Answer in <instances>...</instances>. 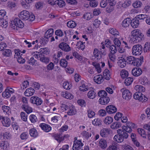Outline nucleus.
Returning <instances> with one entry per match:
<instances>
[{"instance_id":"obj_47","label":"nucleus","mask_w":150,"mask_h":150,"mask_svg":"<svg viewBox=\"0 0 150 150\" xmlns=\"http://www.w3.org/2000/svg\"><path fill=\"white\" fill-rule=\"evenodd\" d=\"M67 25L68 27L73 28L76 26V24L74 21H71L67 23Z\"/></svg>"},{"instance_id":"obj_27","label":"nucleus","mask_w":150,"mask_h":150,"mask_svg":"<svg viewBox=\"0 0 150 150\" xmlns=\"http://www.w3.org/2000/svg\"><path fill=\"white\" fill-rule=\"evenodd\" d=\"M9 144L8 142L3 141L1 142L0 146L2 149L6 150L9 148Z\"/></svg>"},{"instance_id":"obj_44","label":"nucleus","mask_w":150,"mask_h":150,"mask_svg":"<svg viewBox=\"0 0 150 150\" xmlns=\"http://www.w3.org/2000/svg\"><path fill=\"white\" fill-rule=\"evenodd\" d=\"M81 134L83 137L87 139L90 137L91 136V132L86 131H83L81 133Z\"/></svg>"},{"instance_id":"obj_26","label":"nucleus","mask_w":150,"mask_h":150,"mask_svg":"<svg viewBox=\"0 0 150 150\" xmlns=\"http://www.w3.org/2000/svg\"><path fill=\"white\" fill-rule=\"evenodd\" d=\"M54 30L52 28L48 30L45 33L44 38L48 39L51 37L54 33Z\"/></svg>"},{"instance_id":"obj_45","label":"nucleus","mask_w":150,"mask_h":150,"mask_svg":"<svg viewBox=\"0 0 150 150\" xmlns=\"http://www.w3.org/2000/svg\"><path fill=\"white\" fill-rule=\"evenodd\" d=\"M2 54L4 56L7 57H10L11 55V51L10 50H4Z\"/></svg>"},{"instance_id":"obj_18","label":"nucleus","mask_w":150,"mask_h":150,"mask_svg":"<svg viewBox=\"0 0 150 150\" xmlns=\"http://www.w3.org/2000/svg\"><path fill=\"white\" fill-rule=\"evenodd\" d=\"M110 100L109 98L107 96L105 97L100 98L98 102L99 103L102 105H105L108 103Z\"/></svg>"},{"instance_id":"obj_62","label":"nucleus","mask_w":150,"mask_h":150,"mask_svg":"<svg viewBox=\"0 0 150 150\" xmlns=\"http://www.w3.org/2000/svg\"><path fill=\"white\" fill-rule=\"evenodd\" d=\"M150 50V43L148 42L145 43L144 48V52H146Z\"/></svg>"},{"instance_id":"obj_21","label":"nucleus","mask_w":150,"mask_h":150,"mask_svg":"<svg viewBox=\"0 0 150 150\" xmlns=\"http://www.w3.org/2000/svg\"><path fill=\"white\" fill-rule=\"evenodd\" d=\"M35 92V90L32 88L27 89L24 92V94L26 96H30L33 95Z\"/></svg>"},{"instance_id":"obj_15","label":"nucleus","mask_w":150,"mask_h":150,"mask_svg":"<svg viewBox=\"0 0 150 150\" xmlns=\"http://www.w3.org/2000/svg\"><path fill=\"white\" fill-rule=\"evenodd\" d=\"M93 55L92 57L93 59L98 60L101 58V55L100 54V52L97 48L94 49L93 52Z\"/></svg>"},{"instance_id":"obj_3","label":"nucleus","mask_w":150,"mask_h":150,"mask_svg":"<svg viewBox=\"0 0 150 150\" xmlns=\"http://www.w3.org/2000/svg\"><path fill=\"white\" fill-rule=\"evenodd\" d=\"M143 47L139 45H134L132 48V52L133 55H135L141 54L142 52Z\"/></svg>"},{"instance_id":"obj_9","label":"nucleus","mask_w":150,"mask_h":150,"mask_svg":"<svg viewBox=\"0 0 150 150\" xmlns=\"http://www.w3.org/2000/svg\"><path fill=\"white\" fill-rule=\"evenodd\" d=\"M30 101L31 103L36 104L37 105H41L42 102V101L41 99L36 96L31 97Z\"/></svg>"},{"instance_id":"obj_34","label":"nucleus","mask_w":150,"mask_h":150,"mask_svg":"<svg viewBox=\"0 0 150 150\" xmlns=\"http://www.w3.org/2000/svg\"><path fill=\"white\" fill-rule=\"evenodd\" d=\"M121 59L119 60V66L122 68L124 67L126 65V61L125 59L121 57Z\"/></svg>"},{"instance_id":"obj_16","label":"nucleus","mask_w":150,"mask_h":150,"mask_svg":"<svg viewBox=\"0 0 150 150\" xmlns=\"http://www.w3.org/2000/svg\"><path fill=\"white\" fill-rule=\"evenodd\" d=\"M40 126L43 130L46 132H48L51 130L50 126L45 123H41Z\"/></svg>"},{"instance_id":"obj_12","label":"nucleus","mask_w":150,"mask_h":150,"mask_svg":"<svg viewBox=\"0 0 150 150\" xmlns=\"http://www.w3.org/2000/svg\"><path fill=\"white\" fill-rule=\"evenodd\" d=\"M59 47L62 50L66 52H68L70 50V47L69 45L65 42H62L59 45Z\"/></svg>"},{"instance_id":"obj_25","label":"nucleus","mask_w":150,"mask_h":150,"mask_svg":"<svg viewBox=\"0 0 150 150\" xmlns=\"http://www.w3.org/2000/svg\"><path fill=\"white\" fill-rule=\"evenodd\" d=\"M99 146L103 149L106 148L107 146V144L106 140L103 139H100L99 142Z\"/></svg>"},{"instance_id":"obj_14","label":"nucleus","mask_w":150,"mask_h":150,"mask_svg":"<svg viewBox=\"0 0 150 150\" xmlns=\"http://www.w3.org/2000/svg\"><path fill=\"white\" fill-rule=\"evenodd\" d=\"M106 110L108 113L111 114L117 111V108L113 105H110L106 107Z\"/></svg>"},{"instance_id":"obj_5","label":"nucleus","mask_w":150,"mask_h":150,"mask_svg":"<svg viewBox=\"0 0 150 150\" xmlns=\"http://www.w3.org/2000/svg\"><path fill=\"white\" fill-rule=\"evenodd\" d=\"M134 98L137 99L139 101L146 102L147 101L148 98L145 96L140 92H136L133 95Z\"/></svg>"},{"instance_id":"obj_58","label":"nucleus","mask_w":150,"mask_h":150,"mask_svg":"<svg viewBox=\"0 0 150 150\" xmlns=\"http://www.w3.org/2000/svg\"><path fill=\"white\" fill-rule=\"evenodd\" d=\"M131 4V1L130 0H126L122 5L123 7L125 8L129 6Z\"/></svg>"},{"instance_id":"obj_33","label":"nucleus","mask_w":150,"mask_h":150,"mask_svg":"<svg viewBox=\"0 0 150 150\" xmlns=\"http://www.w3.org/2000/svg\"><path fill=\"white\" fill-rule=\"evenodd\" d=\"M138 133L143 138H146V134L145 129L142 128H138L137 129Z\"/></svg>"},{"instance_id":"obj_63","label":"nucleus","mask_w":150,"mask_h":150,"mask_svg":"<svg viewBox=\"0 0 150 150\" xmlns=\"http://www.w3.org/2000/svg\"><path fill=\"white\" fill-rule=\"evenodd\" d=\"M83 17L84 19L89 20L92 18V15L91 13L87 12L83 15Z\"/></svg>"},{"instance_id":"obj_60","label":"nucleus","mask_w":150,"mask_h":150,"mask_svg":"<svg viewBox=\"0 0 150 150\" xmlns=\"http://www.w3.org/2000/svg\"><path fill=\"white\" fill-rule=\"evenodd\" d=\"M29 85V82L27 81H24L21 85V90H23L26 88Z\"/></svg>"},{"instance_id":"obj_51","label":"nucleus","mask_w":150,"mask_h":150,"mask_svg":"<svg viewBox=\"0 0 150 150\" xmlns=\"http://www.w3.org/2000/svg\"><path fill=\"white\" fill-rule=\"evenodd\" d=\"M133 81L132 78L131 77L127 78L124 81V83L126 86H129L130 85Z\"/></svg>"},{"instance_id":"obj_8","label":"nucleus","mask_w":150,"mask_h":150,"mask_svg":"<svg viewBox=\"0 0 150 150\" xmlns=\"http://www.w3.org/2000/svg\"><path fill=\"white\" fill-rule=\"evenodd\" d=\"M18 16L20 19L23 20H28L30 16V13L28 11L24 10L20 13Z\"/></svg>"},{"instance_id":"obj_59","label":"nucleus","mask_w":150,"mask_h":150,"mask_svg":"<svg viewBox=\"0 0 150 150\" xmlns=\"http://www.w3.org/2000/svg\"><path fill=\"white\" fill-rule=\"evenodd\" d=\"M148 16L146 14H139L137 16L136 18L139 20H144L145 19H146Z\"/></svg>"},{"instance_id":"obj_53","label":"nucleus","mask_w":150,"mask_h":150,"mask_svg":"<svg viewBox=\"0 0 150 150\" xmlns=\"http://www.w3.org/2000/svg\"><path fill=\"white\" fill-rule=\"evenodd\" d=\"M63 86L64 88L68 90L71 88L72 85L69 82H64L63 83Z\"/></svg>"},{"instance_id":"obj_54","label":"nucleus","mask_w":150,"mask_h":150,"mask_svg":"<svg viewBox=\"0 0 150 150\" xmlns=\"http://www.w3.org/2000/svg\"><path fill=\"white\" fill-rule=\"evenodd\" d=\"M35 57H31L30 59L27 62L28 64L31 65H35L37 64V61L34 59Z\"/></svg>"},{"instance_id":"obj_29","label":"nucleus","mask_w":150,"mask_h":150,"mask_svg":"<svg viewBox=\"0 0 150 150\" xmlns=\"http://www.w3.org/2000/svg\"><path fill=\"white\" fill-rule=\"evenodd\" d=\"M3 112L5 114L9 115L11 113V110L10 108L8 106L3 105L2 107Z\"/></svg>"},{"instance_id":"obj_35","label":"nucleus","mask_w":150,"mask_h":150,"mask_svg":"<svg viewBox=\"0 0 150 150\" xmlns=\"http://www.w3.org/2000/svg\"><path fill=\"white\" fill-rule=\"evenodd\" d=\"M117 48L114 45H113L110 46L109 48L110 53L115 54L117 52Z\"/></svg>"},{"instance_id":"obj_38","label":"nucleus","mask_w":150,"mask_h":150,"mask_svg":"<svg viewBox=\"0 0 150 150\" xmlns=\"http://www.w3.org/2000/svg\"><path fill=\"white\" fill-rule=\"evenodd\" d=\"M104 78L106 80H109L110 78V74L108 70L105 69L103 73Z\"/></svg>"},{"instance_id":"obj_56","label":"nucleus","mask_w":150,"mask_h":150,"mask_svg":"<svg viewBox=\"0 0 150 150\" xmlns=\"http://www.w3.org/2000/svg\"><path fill=\"white\" fill-rule=\"evenodd\" d=\"M92 124L96 126H99L101 125L100 120L98 118H96L92 121Z\"/></svg>"},{"instance_id":"obj_11","label":"nucleus","mask_w":150,"mask_h":150,"mask_svg":"<svg viewBox=\"0 0 150 150\" xmlns=\"http://www.w3.org/2000/svg\"><path fill=\"white\" fill-rule=\"evenodd\" d=\"M117 133L118 134H120V136L123 139V141L124 139H127L128 137V134L123 129H118L117 130Z\"/></svg>"},{"instance_id":"obj_28","label":"nucleus","mask_w":150,"mask_h":150,"mask_svg":"<svg viewBox=\"0 0 150 150\" xmlns=\"http://www.w3.org/2000/svg\"><path fill=\"white\" fill-rule=\"evenodd\" d=\"M4 126L6 127H8L11 125V120L10 118L5 117L4 118L3 120L2 121Z\"/></svg>"},{"instance_id":"obj_57","label":"nucleus","mask_w":150,"mask_h":150,"mask_svg":"<svg viewBox=\"0 0 150 150\" xmlns=\"http://www.w3.org/2000/svg\"><path fill=\"white\" fill-rule=\"evenodd\" d=\"M88 89V87L84 84H82L79 87V90L81 91H87Z\"/></svg>"},{"instance_id":"obj_4","label":"nucleus","mask_w":150,"mask_h":150,"mask_svg":"<svg viewBox=\"0 0 150 150\" xmlns=\"http://www.w3.org/2000/svg\"><path fill=\"white\" fill-rule=\"evenodd\" d=\"M34 57L35 58L37 59H39L42 62L45 63L46 64L48 63L49 62V58L47 57H45L43 54H34Z\"/></svg>"},{"instance_id":"obj_39","label":"nucleus","mask_w":150,"mask_h":150,"mask_svg":"<svg viewBox=\"0 0 150 150\" xmlns=\"http://www.w3.org/2000/svg\"><path fill=\"white\" fill-rule=\"evenodd\" d=\"M113 121V118L110 117H106L104 120V122L106 125H109L111 124Z\"/></svg>"},{"instance_id":"obj_31","label":"nucleus","mask_w":150,"mask_h":150,"mask_svg":"<svg viewBox=\"0 0 150 150\" xmlns=\"http://www.w3.org/2000/svg\"><path fill=\"white\" fill-rule=\"evenodd\" d=\"M134 89L137 91V92H144L145 90V89L143 86L139 85H137L135 86Z\"/></svg>"},{"instance_id":"obj_22","label":"nucleus","mask_w":150,"mask_h":150,"mask_svg":"<svg viewBox=\"0 0 150 150\" xmlns=\"http://www.w3.org/2000/svg\"><path fill=\"white\" fill-rule=\"evenodd\" d=\"M137 19L136 18V19H133L132 20H131V25L134 28L138 27L139 24V20Z\"/></svg>"},{"instance_id":"obj_61","label":"nucleus","mask_w":150,"mask_h":150,"mask_svg":"<svg viewBox=\"0 0 150 150\" xmlns=\"http://www.w3.org/2000/svg\"><path fill=\"white\" fill-rule=\"evenodd\" d=\"M60 65L64 67H66L67 64V62L65 60V59H62L60 61Z\"/></svg>"},{"instance_id":"obj_10","label":"nucleus","mask_w":150,"mask_h":150,"mask_svg":"<svg viewBox=\"0 0 150 150\" xmlns=\"http://www.w3.org/2000/svg\"><path fill=\"white\" fill-rule=\"evenodd\" d=\"M126 125L127 126H122V129L127 133H130L132 131L131 127H134L135 125L132 123H127L126 124Z\"/></svg>"},{"instance_id":"obj_49","label":"nucleus","mask_w":150,"mask_h":150,"mask_svg":"<svg viewBox=\"0 0 150 150\" xmlns=\"http://www.w3.org/2000/svg\"><path fill=\"white\" fill-rule=\"evenodd\" d=\"M113 139L114 141L120 143L123 142V139L120 136V134L115 135Z\"/></svg>"},{"instance_id":"obj_32","label":"nucleus","mask_w":150,"mask_h":150,"mask_svg":"<svg viewBox=\"0 0 150 150\" xmlns=\"http://www.w3.org/2000/svg\"><path fill=\"white\" fill-rule=\"evenodd\" d=\"M29 134L31 137H36L38 135L36 130L34 128H32L30 129Z\"/></svg>"},{"instance_id":"obj_36","label":"nucleus","mask_w":150,"mask_h":150,"mask_svg":"<svg viewBox=\"0 0 150 150\" xmlns=\"http://www.w3.org/2000/svg\"><path fill=\"white\" fill-rule=\"evenodd\" d=\"M67 113L68 115H74L76 113V111L74 108L71 107L69 108Z\"/></svg>"},{"instance_id":"obj_37","label":"nucleus","mask_w":150,"mask_h":150,"mask_svg":"<svg viewBox=\"0 0 150 150\" xmlns=\"http://www.w3.org/2000/svg\"><path fill=\"white\" fill-rule=\"evenodd\" d=\"M121 124L118 122H115L113 123L111 125V128L113 129H116L121 127Z\"/></svg>"},{"instance_id":"obj_1","label":"nucleus","mask_w":150,"mask_h":150,"mask_svg":"<svg viewBox=\"0 0 150 150\" xmlns=\"http://www.w3.org/2000/svg\"><path fill=\"white\" fill-rule=\"evenodd\" d=\"M131 40L134 43L140 42L144 38L143 35L140 32L139 30L134 29L131 32Z\"/></svg>"},{"instance_id":"obj_24","label":"nucleus","mask_w":150,"mask_h":150,"mask_svg":"<svg viewBox=\"0 0 150 150\" xmlns=\"http://www.w3.org/2000/svg\"><path fill=\"white\" fill-rule=\"evenodd\" d=\"M94 81L98 84H100L103 81L102 76L100 75L96 76L94 78Z\"/></svg>"},{"instance_id":"obj_2","label":"nucleus","mask_w":150,"mask_h":150,"mask_svg":"<svg viewBox=\"0 0 150 150\" xmlns=\"http://www.w3.org/2000/svg\"><path fill=\"white\" fill-rule=\"evenodd\" d=\"M11 26L14 29H17V28H23L24 27L23 23L18 18H15L11 21Z\"/></svg>"},{"instance_id":"obj_52","label":"nucleus","mask_w":150,"mask_h":150,"mask_svg":"<svg viewBox=\"0 0 150 150\" xmlns=\"http://www.w3.org/2000/svg\"><path fill=\"white\" fill-rule=\"evenodd\" d=\"M142 3L139 1H136L132 4L133 6L135 8L140 7L142 5Z\"/></svg>"},{"instance_id":"obj_41","label":"nucleus","mask_w":150,"mask_h":150,"mask_svg":"<svg viewBox=\"0 0 150 150\" xmlns=\"http://www.w3.org/2000/svg\"><path fill=\"white\" fill-rule=\"evenodd\" d=\"M128 75V72L125 70L122 69L120 71V75L123 79H124L127 77Z\"/></svg>"},{"instance_id":"obj_42","label":"nucleus","mask_w":150,"mask_h":150,"mask_svg":"<svg viewBox=\"0 0 150 150\" xmlns=\"http://www.w3.org/2000/svg\"><path fill=\"white\" fill-rule=\"evenodd\" d=\"M64 97L67 99H71L73 98V96L70 93L66 92L62 94Z\"/></svg>"},{"instance_id":"obj_48","label":"nucleus","mask_w":150,"mask_h":150,"mask_svg":"<svg viewBox=\"0 0 150 150\" xmlns=\"http://www.w3.org/2000/svg\"><path fill=\"white\" fill-rule=\"evenodd\" d=\"M96 96V93L93 91H89L88 93V97L91 99H93Z\"/></svg>"},{"instance_id":"obj_6","label":"nucleus","mask_w":150,"mask_h":150,"mask_svg":"<svg viewBox=\"0 0 150 150\" xmlns=\"http://www.w3.org/2000/svg\"><path fill=\"white\" fill-rule=\"evenodd\" d=\"M21 50H16L15 51L14 58L17 59L18 62L20 64H23L25 61L24 58L22 57V54L20 55Z\"/></svg>"},{"instance_id":"obj_30","label":"nucleus","mask_w":150,"mask_h":150,"mask_svg":"<svg viewBox=\"0 0 150 150\" xmlns=\"http://www.w3.org/2000/svg\"><path fill=\"white\" fill-rule=\"evenodd\" d=\"M131 22V19L129 18H127L125 19L122 21V26L124 28L128 27Z\"/></svg>"},{"instance_id":"obj_55","label":"nucleus","mask_w":150,"mask_h":150,"mask_svg":"<svg viewBox=\"0 0 150 150\" xmlns=\"http://www.w3.org/2000/svg\"><path fill=\"white\" fill-rule=\"evenodd\" d=\"M135 58L132 56H129L127 57V63L130 64H132Z\"/></svg>"},{"instance_id":"obj_13","label":"nucleus","mask_w":150,"mask_h":150,"mask_svg":"<svg viewBox=\"0 0 150 150\" xmlns=\"http://www.w3.org/2000/svg\"><path fill=\"white\" fill-rule=\"evenodd\" d=\"M132 73L133 76H138L142 74V71L140 68L135 67L132 69Z\"/></svg>"},{"instance_id":"obj_19","label":"nucleus","mask_w":150,"mask_h":150,"mask_svg":"<svg viewBox=\"0 0 150 150\" xmlns=\"http://www.w3.org/2000/svg\"><path fill=\"white\" fill-rule=\"evenodd\" d=\"M21 108L28 114L32 112V108L27 104L22 105Z\"/></svg>"},{"instance_id":"obj_7","label":"nucleus","mask_w":150,"mask_h":150,"mask_svg":"<svg viewBox=\"0 0 150 150\" xmlns=\"http://www.w3.org/2000/svg\"><path fill=\"white\" fill-rule=\"evenodd\" d=\"M121 91L122 92V97L124 99L128 100L131 98L132 94L128 90L123 88Z\"/></svg>"},{"instance_id":"obj_17","label":"nucleus","mask_w":150,"mask_h":150,"mask_svg":"<svg viewBox=\"0 0 150 150\" xmlns=\"http://www.w3.org/2000/svg\"><path fill=\"white\" fill-rule=\"evenodd\" d=\"M54 138L57 140L59 142H60L64 139V138H67L68 136L67 135H64L63 137L61 136L60 134H55L54 135Z\"/></svg>"},{"instance_id":"obj_50","label":"nucleus","mask_w":150,"mask_h":150,"mask_svg":"<svg viewBox=\"0 0 150 150\" xmlns=\"http://www.w3.org/2000/svg\"><path fill=\"white\" fill-rule=\"evenodd\" d=\"M109 33L114 35H118L119 32L115 28H110L109 30Z\"/></svg>"},{"instance_id":"obj_23","label":"nucleus","mask_w":150,"mask_h":150,"mask_svg":"<svg viewBox=\"0 0 150 150\" xmlns=\"http://www.w3.org/2000/svg\"><path fill=\"white\" fill-rule=\"evenodd\" d=\"M64 37L62 39L63 41L64 42L67 41L69 39H70L71 37L70 34V32L69 30H65L64 32Z\"/></svg>"},{"instance_id":"obj_46","label":"nucleus","mask_w":150,"mask_h":150,"mask_svg":"<svg viewBox=\"0 0 150 150\" xmlns=\"http://www.w3.org/2000/svg\"><path fill=\"white\" fill-rule=\"evenodd\" d=\"M73 145L75 146L83 147V144L82 142L80 140H75L74 142Z\"/></svg>"},{"instance_id":"obj_43","label":"nucleus","mask_w":150,"mask_h":150,"mask_svg":"<svg viewBox=\"0 0 150 150\" xmlns=\"http://www.w3.org/2000/svg\"><path fill=\"white\" fill-rule=\"evenodd\" d=\"M65 4L64 1L62 0H57L55 1V4H57L60 7H63Z\"/></svg>"},{"instance_id":"obj_20","label":"nucleus","mask_w":150,"mask_h":150,"mask_svg":"<svg viewBox=\"0 0 150 150\" xmlns=\"http://www.w3.org/2000/svg\"><path fill=\"white\" fill-rule=\"evenodd\" d=\"M110 133V130L106 128H103L100 131V135L103 137H107Z\"/></svg>"},{"instance_id":"obj_64","label":"nucleus","mask_w":150,"mask_h":150,"mask_svg":"<svg viewBox=\"0 0 150 150\" xmlns=\"http://www.w3.org/2000/svg\"><path fill=\"white\" fill-rule=\"evenodd\" d=\"M114 43L115 45L116 46L117 48L120 47L121 42L117 38H115L113 40Z\"/></svg>"},{"instance_id":"obj_40","label":"nucleus","mask_w":150,"mask_h":150,"mask_svg":"<svg viewBox=\"0 0 150 150\" xmlns=\"http://www.w3.org/2000/svg\"><path fill=\"white\" fill-rule=\"evenodd\" d=\"M60 118V115L58 114L57 115L54 116L51 118V122L53 124H56Z\"/></svg>"}]
</instances>
